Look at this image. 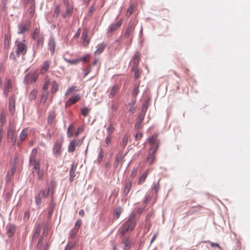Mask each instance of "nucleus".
Segmentation results:
<instances>
[{
	"label": "nucleus",
	"instance_id": "obj_13",
	"mask_svg": "<svg viewBox=\"0 0 250 250\" xmlns=\"http://www.w3.org/2000/svg\"><path fill=\"white\" fill-rule=\"evenodd\" d=\"M132 185L131 181L125 182L122 192V195L124 197H125L127 196L131 188Z\"/></svg>",
	"mask_w": 250,
	"mask_h": 250
},
{
	"label": "nucleus",
	"instance_id": "obj_11",
	"mask_svg": "<svg viewBox=\"0 0 250 250\" xmlns=\"http://www.w3.org/2000/svg\"><path fill=\"white\" fill-rule=\"evenodd\" d=\"M38 77V76L36 73H28L25 76L23 82L26 84L29 83H34L37 80Z\"/></svg>",
	"mask_w": 250,
	"mask_h": 250
},
{
	"label": "nucleus",
	"instance_id": "obj_22",
	"mask_svg": "<svg viewBox=\"0 0 250 250\" xmlns=\"http://www.w3.org/2000/svg\"><path fill=\"white\" fill-rule=\"evenodd\" d=\"M50 62L49 61H45L42 67L40 72L42 74H45L48 70L50 66Z\"/></svg>",
	"mask_w": 250,
	"mask_h": 250
},
{
	"label": "nucleus",
	"instance_id": "obj_54",
	"mask_svg": "<svg viewBox=\"0 0 250 250\" xmlns=\"http://www.w3.org/2000/svg\"><path fill=\"white\" fill-rule=\"evenodd\" d=\"M0 120L1 123L2 124V125H1L2 126L3 124L5 123V120H6V117L3 113H1L0 114Z\"/></svg>",
	"mask_w": 250,
	"mask_h": 250
},
{
	"label": "nucleus",
	"instance_id": "obj_10",
	"mask_svg": "<svg viewBox=\"0 0 250 250\" xmlns=\"http://www.w3.org/2000/svg\"><path fill=\"white\" fill-rule=\"evenodd\" d=\"M30 27V21H27L25 23H21L18 25V33L19 34H21L24 33L26 31L29 30Z\"/></svg>",
	"mask_w": 250,
	"mask_h": 250
},
{
	"label": "nucleus",
	"instance_id": "obj_50",
	"mask_svg": "<svg viewBox=\"0 0 250 250\" xmlns=\"http://www.w3.org/2000/svg\"><path fill=\"white\" fill-rule=\"evenodd\" d=\"M82 114L84 116H86L89 112V109L87 107L82 108L81 109Z\"/></svg>",
	"mask_w": 250,
	"mask_h": 250
},
{
	"label": "nucleus",
	"instance_id": "obj_24",
	"mask_svg": "<svg viewBox=\"0 0 250 250\" xmlns=\"http://www.w3.org/2000/svg\"><path fill=\"white\" fill-rule=\"evenodd\" d=\"M41 227L39 224L36 227L35 229L34 232L32 237V241L35 240L38 238L41 231Z\"/></svg>",
	"mask_w": 250,
	"mask_h": 250
},
{
	"label": "nucleus",
	"instance_id": "obj_63",
	"mask_svg": "<svg viewBox=\"0 0 250 250\" xmlns=\"http://www.w3.org/2000/svg\"><path fill=\"white\" fill-rule=\"evenodd\" d=\"M49 84H50V82H49V80L45 81V82L44 83V85H43V89L44 90L47 89L48 88Z\"/></svg>",
	"mask_w": 250,
	"mask_h": 250
},
{
	"label": "nucleus",
	"instance_id": "obj_17",
	"mask_svg": "<svg viewBox=\"0 0 250 250\" xmlns=\"http://www.w3.org/2000/svg\"><path fill=\"white\" fill-rule=\"evenodd\" d=\"M7 234L8 237H12L16 230V226L11 224H9L6 226Z\"/></svg>",
	"mask_w": 250,
	"mask_h": 250
},
{
	"label": "nucleus",
	"instance_id": "obj_21",
	"mask_svg": "<svg viewBox=\"0 0 250 250\" xmlns=\"http://www.w3.org/2000/svg\"><path fill=\"white\" fill-rule=\"evenodd\" d=\"M76 168V166H74L73 164L71 166V168L69 170V181L70 182H72L74 178L76 176L75 171Z\"/></svg>",
	"mask_w": 250,
	"mask_h": 250
},
{
	"label": "nucleus",
	"instance_id": "obj_25",
	"mask_svg": "<svg viewBox=\"0 0 250 250\" xmlns=\"http://www.w3.org/2000/svg\"><path fill=\"white\" fill-rule=\"evenodd\" d=\"M12 85L10 82H7L5 83L3 89V95L5 97H7L8 94L9 89L11 88Z\"/></svg>",
	"mask_w": 250,
	"mask_h": 250
},
{
	"label": "nucleus",
	"instance_id": "obj_29",
	"mask_svg": "<svg viewBox=\"0 0 250 250\" xmlns=\"http://www.w3.org/2000/svg\"><path fill=\"white\" fill-rule=\"evenodd\" d=\"M118 86L117 85H114L110 91L109 94V97L112 98L118 91Z\"/></svg>",
	"mask_w": 250,
	"mask_h": 250
},
{
	"label": "nucleus",
	"instance_id": "obj_9",
	"mask_svg": "<svg viewBox=\"0 0 250 250\" xmlns=\"http://www.w3.org/2000/svg\"><path fill=\"white\" fill-rule=\"evenodd\" d=\"M132 242V240L129 237L125 236L122 239L120 246L123 250H130Z\"/></svg>",
	"mask_w": 250,
	"mask_h": 250
},
{
	"label": "nucleus",
	"instance_id": "obj_37",
	"mask_svg": "<svg viewBox=\"0 0 250 250\" xmlns=\"http://www.w3.org/2000/svg\"><path fill=\"white\" fill-rule=\"evenodd\" d=\"M114 127L112 124H110L107 129V135L110 136L114 130Z\"/></svg>",
	"mask_w": 250,
	"mask_h": 250
},
{
	"label": "nucleus",
	"instance_id": "obj_56",
	"mask_svg": "<svg viewBox=\"0 0 250 250\" xmlns=\"http://www.w3.org/2000/svg\"><path fill=\"white\" fill-rule=\"evenodd\" d=\"M142 122L138 121L134 125V129L136 130H139L141 127Z\"/></svg>",
	"mask_w": 250,
	"mask_h": 250
},
{
	"label": "nucleus",
	"instance_id": "obj_43",
	"mask_svg": "<svg viewBox=\"0 0 250 250\" xmlns=\"http://www.w3.org/2000/svg\"><path fill=\"white\" fill-rule=\"evenodd\" d=\"M60 12V8L59 6H57L53 12V16L54 18H58Z\"/></svg>",
	"mask_w": 250,
	"mask_h": 250
},
{
	"label": "nucleus",
	"instance_id": "obj_36",
	"mask_svg": "<svg viewBox=\"0 0 250 250\" xmlns=\"http://www.w3.org/2000/svg\"><path fill=\"white\" fill-rule=\"evenodd\" d=\"M140 54L138 53H136L133 56V62L134 64L137 65L140 59Z\"/></svg>",
	"mask_w": 250,
	"mask_h": 250
},
{
	"label": "nucleus",
	"instance_id": "obj_64",
	"mask_svg": "<svg viewBox=\"0 0 250 250\" xmlns=\"http://www.w3.org/2000/svg\"><path fill=\"white\" fill-rule=\"evenodd\" d=\"M111 139V138L110 136L107 135V136L106 137L105 140V144H106V146H108L109 145V144L110 143Z\"/></svg>",
	"mask_w": 250,
	"mask_h": 250
},
{
	"label": "nucleus",
	"instance_id": "obj_23",
	"mask_svg": "<svg viewBox=\"0 0 250 250\" xmlns=\"http://www.w3.org/2000/svg\"><path fill=\"white\" fill-rule=\"evenodd\" d=\"M105 46L106 44L104 42L98 44L97 45V49L94 52L95 55H99L102 53L104 50Z\"/></svg>",
	"mask_w": 250,
	"mask_h": 250
},
{
	"label": "nucleus",
	"instance_id": "obj_48",
	"mask_svg": "<svg viewBox=\"0 0 250 250\" xmlns=\"http://www.w3.org/2000/svg\"><path fill=\"white\" fill-rule=\"evenodd\" d=\"M75 246V243H72V244L69 243L67 245V246H66V247L64 250H72L73 249H74Z\"/></svg>",
	"mask_w": 250,
	"mask_h": 250
},
{
	"label": "nucleus",
	"instance_id": "obj_32",
	"mask_svg": "<svg viewBox=\"0 0 250 250\" xmlns=\"http://www.w3.org/2000/svg\"><path fill=\"white\" fill-rule=\"evenodd\" d=\"M148 106H149V102L147 100H146L143 104V105L142 107V110H141V112L146 113L147 110V108H148Z\"/></svg>",
	"mask_w": 250,
	"mask_h": 250
},
{
	"label": "nucleus",
	"instance_id": "obj_44",
	"mask_svg": "<svg viewBox=\"0 0 250 250\" xmlns=\"http://www.w3.org/2000/svg\"><path fill=\"white\" fill-rule=\"evenodd\" d=\"M133 10H134L133 5H130V6L129 7V8H128V9L127 10V12L126 13V16L128 17H130L131 16V15L132 14Z\"/></svg>",
	"mask_w": 250,
	"mask_h": 250
},
{
	"label": "nucleus",
	"instance_id": "obj_38",
	"mask_svg": "<svg viewBox=\"0 0 250 250\" xmlns=\"http://www.w3.org/2000/svg\"><path fill=\"white\" fill-rule=\"evenodd\" d=\"M160 187L159 184V182L156 183H153L152 187L151 188L152 190L154 191L155 193H157L159 190Z\"/></svg>",
	"mask_w": 250,
	"mask_h": 250
},
{
	"label": "nucleus",
	"instance_id": "obj_12",
	"mask_svg": "<svg viewBox=\"0 0 250 250\" xmlns=\"http://www.w3.org/2000/svg\"><path fill=\"white\" fill-rule=\"evenodd\" d=\"M64 3L65 4L66 8L65 11L62 13V16L63 18L70 17L73 13V7L71 6L68 2H64Z\"/></svg>",
	"mask_w": 250,
	"mask_h": 250
},
{
	"label": "nucleus",
	"instance_id": "obj_55",
	"mask_svg": "<svg viewBox=\"0 0 250 250\" xmlns=\"http://www.w3.org/2000/svg\"><path fill=\"white\" fill-rule=\"evenodd\" d=\"M139 92V85H136L134 87L133 93V96L136 97L137 94H138Z\"/></svg>",
	"mask_w": 250,
	"mask_h": 250
},
{
	"label": "nucleus",
	"instance_id": "obj_58",
	"mask_svg": "<svg viewBox=\"0 0 250 250\" xmlns=\"http://www.w3.org/2000/svg\"><path fill=\"white\" fill-rule=\"evenodd\" d=\"M75 89H76V87L75 86H71L70 87H69V88H68V89L67 90L66 93H65V95H68L69 93H71L72 92L74 91L75 90Z\"/></svg>",
	"mask_w": 250,
	"mask_h": 250
},
{
	"label": "nucleus",
	"instance_id": "obj_8",
	"mask_svg": "<svg viewBox=\"0 0 250 250\" xmlns=\"http://www.w3.org/2000/svg\"><path fill=\"white\" fill-rule=\"evenodd\" d=\"M15 44L17 46L16 54L18 57H20L21 54L24 55L26 53L27 46L24 43L16 41Z\"/></svg>",
	"mask_w": 250,
	"mask_h": 250
},
{
	"label": "nucleus",
	"instance_id": "obj_28",
	"mask_svg": "<svg viewBox=\"0 0 250 250\" xmlns=\"http://www.w3.org/2000/svg\"><path fill=\"white\" fill-rule=\"evenodd\" d=\"M76 146V141L73 140L70 142L68 147V151L69 152H73L75 150Z\"/></svg>",
	"mask_w": 250,
	"mask_h": 250
},
{
	"label": "nucleus",
	"instance_id": "obj_26",
	"mask_svg": "<svg viewBox=\"0 0 250 250\" xmlns=\"http://www.w3.org/2000/svg\"><path fill=\"white\" fill-rule=\"evenodd\" d=\"M87 31L85 30L83 32L82 35V39H83V44L84 46H86L89 43V41L87 39Z\"/></svg>",
	"mask_w": 250,
	"mask_h": 250
},
{
	"label": "nucleus",
	"instance_id": "obj_4",
	"mask_svg": "<svg viewBox=\"0 0 250 250\" xmlns=\"http://www.w3.org/2000/svg\"><path fill=\"white\" fill-rule=\"evenodd\" d=\"M157 137L158 135L157 134H154L150 137L147 138V141L151 146L149 150L153 151V152H156L159 146Z\"/></svg>",
	"mask_w": 250,
	"mask_h": 250
},
{
	"label": "nucleus",
	"instance_id": "obj_61",
	"mask_svg": "<svg viewBox=\"0 0 250 250\" xmlns=\"http://www.w3.org/2000/svg\"><path fill=\"white\" fill-rule=\"evenodd\" d=\"M11 193L9 192L6 193L5 196V200L6 202H8V201L10 200L11 197Z\"/></svg>",
	"mask_w": 250,
	"mask_h": 250
},
{
	"label": "nucleus",
	"instance_id": "obj_45",
	"mask_svg": "<svg viewBox=\"0 0 250 250\" xmlns=\"http://www.w3.org/2000/svg\"><path fill=\"white\" fill-rule=\"evenodd\" d=\"M81 224H82V220L80 219H78L75 223L74 229L78 230L80 228V226H81Z\"/></svg>",
	"mask_w": 250,
	"mask_h": 250
},
{
	"label": "nucleus",
	"instance_id": "obj_39",
	"mask_svg": "<svg viewBox=\"0 0 250 250\" xmlns=\"http://www.w3.org/2000/svg\"><path fill=\"white\" fill-rule=\"evenodd\" d=\"M128 141V136L126 135H124L123 137V142L121 144V145L124 148L125 147V146L127 144Z\"/></svg>",
	"mask_w": 250,
	"mask_h": 250
},
{
	"label": "nucleus",
	"instance_id": "obj_5",
	"mask_svg": "<svg viewBox=\"0 0 250 250\" xmlns=\"http://www.w3.org/2000/svg\"><path fill=\"white\" fill-rule=\"evenodd\" d=\"M138 22L136 19H132L128 24L127 27L124 35L125 38H128L130 34L134 31L135 26Z\"/></svg>",
	"mask_w": 250,
	"mask_h": 250
},
{
	"label": "nucleus",
	"instance_id": "obj_2",
	"mask_svg": "<svg viewBox=\"0 0 250 250\" xmlns=\"http://www.w3.org/2000/svg\"><path fill=\"white\" fill-rule=\"evenodd\" d=\"M135 225V214L132 213L130 218L121 226L120 236L123 237L127 231H132Z\"/></svg>",
	"mask_w": 250,
	"mask_h": 250
},
{
	"label": "nucleus",
	"instance_id": "obj_31",
	"mask_svg": "<svg viewBox=\"0 0 250 250\" xmlns=\"http://www.w3.org/2000/svg\"><path fill=\"white\" fill-rule=\"evenodd\" d=\"M35 7V1H33L32 3H31L29 8V12L30 17H33L34 15Z\"/></svg>",
	"mask_w": 250,
	"mask_h": 250
},
{
	"label": "nucleus",
	"instance_id": "obj_1",
	"mask_svg": "<svg viewBox=\"0 0 250 250\" xmlns=\"http://www.w3.org/2000/svg\"><path fill=\"white\" fill-rule=\"evenodd\" d=\"M53 194V189L49 187L47 189H42L40 190L35 195V202L38 208H40L42 205L45 203V199L49 195H52Z\"/></svg>",
	"mask_w": 250,
	"mask_h": 250
},
{
	"label": "nucleus",
	"instance_id": "obj_33",
	"mask_svg": "<svg viewBox=\"0 0 250 250\" xmlns=\"http://www.w3.org/2000/svg\"><path fill=\"white\" fill-rule=\"evenodd\" d=\"M148 173L147 171H145L143 174L140 176L138 184H143L145 181L146 180V179Z\"/></svg>",
	"mask_w": 250,
	"mask_h": 250
},
{
	"label": "nucleus",
	"instance_id": "obj_62",
	"mask_svg": "<svg viewBox=\"0 0 250 250\" xmlns=\"http://www.w3.org/2000/svg\"><path fill=\"white\" fill-rule=\"evenodd\" d=\"M72 126V125H70L68 127V128L67 129V136L68 137H71L73 136V133L70 131V128Z\"/></svg>",
	"mask_w": 250,
	"mask_h": 250
},
{
	"label": "nucleus",
	"instance_id": "obj_53",
	"mask_svg": "<svg viewBox=\"0 0 250 250\" xmlns=\"http://www.w3.org/2000/svg\"><path fill=\"white\" fill-rule=\"evenodd\" d=\"M58 88L57 84L56 83H54L52 84L51 91L52 93L55 92Z\"/></svg>",
	"mask_w": 250,
	"mask_h": 250
},
{
	"label": "nucleus",
	"instance_id": "obj_40",
	"mask_svg": "<svg viewBox=\"0 0 250 250\" xmlns=\"http://www.w3.org/2000/svg\"><path fill=\"white\" fill-rule=\"evenodd\" d=\"M64 60L66 62H68L71 64H76L79 62V60L78 58L76 59H73V60H69L66 58H64Z\"/></svg>",
	"mask_w": 250,
	"mask_h": 250
},
{
	"label": "nucleus",
	"instance_id": "obj_20",
	"mask_svg": "<svg viewBox=\"0 0 250 250\" xmlns=\"http://www.w3.org/2000/svg\"><path fill=\"white\" fill-rule=\"evenodd\" d=\"M155 153L153 151L149 150V155L146 158V163L149 165L152 164L155 159Z\"/></svg>",
	"mask_w": 250,
	"mask_h": 250
},
{
	"label": "nucleus",
	"instance_id": "obj_60",
	"mask_svg": "<svg viewBox=\"0 0 250 250\" xmlns=\"http://www.w3.org/2000/svg\"><path fill=\"white\" fill-rule=\"evenodd\" d=\"M10 41H9V37L8 35H6L4 36V44L5 46L8 45L9 44Z\"/></svg>",
	"mask_w": 250,
	"mask_h": 250
},
{
	"label": "nucleus",
	"instance_id": "obj_6",
	"mask_svg": "<svg viewBox=\"0 0 250 250\" xmlns=\"http://www.w3.org/2000/svg\"><path fill=\"white\" fill-rule=\"evenodd\" d=\"M62 140H57L54 144L53 148V153L55 157H58L61 154L62 149Z\"/></svg>",
	"mask_w": 250,
	"mask_h": 250
},
{
	"label": "nucleus",
	"instance_id": "obj_46",
	"mask_svg": "<svg viewBox=\"0 0 250 250\" xmlns=\"http://www.w3.org/2000/svg\"><path fill=\"white\" fill-rule=\"evenodd\" d=\"M7 0H1V5L0 9L3 11H4L6 8Z\"/></svg>",
	"mask_w": 250,
	"mask_h": 250
},
{
	"label": "nucleus",
	"instance_id": "obj_52",
	"mask_svg": "<svg viewBox=\"0 0 250 250\" xmlns=\"http://www.w3.org/2000/svg\"><path fill=\"white\" fill-rule=\"evenodd\" d=\"M29 163L30 165H33L39 162H36V157L30 156Z\"/></svg>",
	"mask_w": 250,
	"mask_h": 250
},
{
	"label": "nucleus",
	"instance_id": "obj_42",
	"mask_svg": "<svg viewBox=\"0 0 250 250\" xmlns=\"http://www.w3.org/2000/svg\"><path fill=\"white\" fill-rule=\"evenodd\" d=\"M103 156V150L102 148H100V151L98 155V158L97 160L98 163L100 164L102 161Z\"/></svg>",
	"mask_w": 250,
	"mask_h": 250
},
{
	"label": "nucleus",
	"instance_id": "obj_19",
	"mask_svg": "<svg viewBox=\"0 0 250 250\" xmlns=\"http://www.w3.org/2000/svg\"><path fill=\"white\" fill-rule=\"evenodd\" d=\"M80 99V96L79 94L76 95H74L72 96L70 98H69L66 102V105H71L77 102H78Z\"/></svg>",
	"mask_w": 250,
	"mask_h": 250
},
{
	"label": "nucleus",
	"instance_id": "obj_47",
	"mask_svg": "<svg viewBox=\"0 0 250 250\" xmlns=\"http://www.w3.org/2000/svg\"><path fill=\"white\" fill-rule=\"evenodd\" d=\"M89 57H90V56L88 54H87L85 56H83L82 58H78V59L79 60V62L80 61H83V62H86L87 61H88L89 60Z\"/></svg>",
	"mask_w": 250,
	"mask_h": 250
},
{
	"label": "nucleus",
	"instance_id": "obj_57",
	"mask_svg": "<svg viewBox=\"0 0 250 250\" xmlns=\"http://www.w3.org/2000/svg\"><path fill=\"white\" fill-rule=\"evenodd\" d=\"M112 104L111 106V109L113 112H114L117 109L118 105L117 103H114L113 101H112Z\"/></svg>",
	"mask_w": 250,
	"mask_h": 250
},
{
	"label": "nucleus",
	"instance_id": "obj_14",
	"mask_svg": "<svg viewBox=\"0 0 250 250\" xmlns=\"http://www.w3.org/2000/svg\"><path fill=\"white\" fill-rule=\"evenodd\" d=\"M16 170V166L14 165L11 169L9 170L6 175V182L7 183L11 182L12 179L13 178V175Z\"/></svg>",
	"mask_w": 250,
	"mask_h": 250
},
{
	"label": "nucleus",
	"instance_id": "obj_16",
	"mask_svg": "<svg viewBox=\"0 0 250 250\" xmlns=\"http://www.w3.org/2000/svg\"><path fill=\"white\" fill-rule=\"evenodd\" d=\"M56 47V43L54 39L51 37L48 41V49L51 52V55L54 53Z\"/></svg>",
	"mask_w": 250,
	"mask_h": 250
},
{
	"label": "nucleus",
	"instance_id": "obj_51",
	"mask_svg": "<svg viewBox=\"0 0 250 250\" xmlns=\"http://www.w3.org/2000/svg\"><path fill=\"white\" fill-rule=\"evenodd\" d=\"M145 115H146V113H143V112H141L139 114L138 121L142 122L144 120V119L145 118Z\"/></svg>",
	"mask_w": 250,
	"mask_h": 250
},
{
	"label": "nucleus",
	"instance_id": "obj_59",
	"mask_svg": "<svg viewBox=\"0 0 250 250\" xmlns=\"http://www.w3.org/2000/svg\"><path fill=\"white\" fill-rule=\"evenodd\" d=\"M208 242L210 244L211 247H217L220 250H222V248L219 246V245L217 243H214L213 242H211L209 241H208Z\"/></svg>",
	"mask_w": 250,
	"mask_h": 250
},
{
	"label": "nucleus",
	"instance_id": "obj_18",
	"mask_svg": "<svg viewBox=\"0 0 250 250\" xmlns=\"http://www.w3.org/2000/svg\"><path fill=\"white\" fill-rule=\"evenodd\" d=\"M122 23V21H119L115 24H112L109 26L107 32L108 33H112L114 31H116L121 26Z\"/></svg>",
	"mask_w": 250,
	"mask_h": 250
},
{
	"label": "nucleus",
	"instance_id": "obj_15",
	"mask_svg": "<svg viewBox=\"0 0 250 250\" xmlns=\"http://www.w3.org/2000/svg\"><path fill=\"white\" fill-rule=\"evenodd\" d=\"M8 106L10 113L13 115L15 112V98L13 96L9 98Z\"/></svg>",
	"mask_w": 250,
	"mask_h": 250
},
{
	"label": "nucleus",
	"instance_id": "obj_3",
	"mask_svg": "<svg viewBox=\"0 0 250 250\" xmlns=\"http://www.w3.org/2000/svg\"><path fill=\"white\" fill-rule=\"evenodd\" d=\"M32 39L37 42L36 49H41L42 48L44 42V37L42 33L40 32V30L38 28H36L32 34Z\"/></svg>",
	"mask_w": 250,
	"mask_h": 250
},
{
	"label": "nucleus",
	"instance_id": "obj_35",
	"mask_svg": "<svg viewBox=\"0 0 250 250\" xmlns=\"http://www.w3.org/2000/svg\"><path fill=\"white\" fill-rule=\"evenodd\" d=\"M27 134L28 131L26 130V129H24L22 130L20 135V139L21 140V141H23L26 138L27 136Z\"/></svg>",
	"mask_w": 250,
	"mask_h": 250
},
{
	"label": "nucleus",
	"instance_id": "obj_41",
	"mask_svg": "<svg viewBox=\"0 0 250 250\" xmlns=\"http://www.w3.org/2000/svg\"><path fill=\"white\" fill-rule=\"evenodd\" d=\"M78 230H76L74 229H71L69 232V238L72 239H74L78 233Z\"/></svg>",
	"mask_w": 250,
	"mask_h": 250
},
{
	"label": "nucleus",
	"instance_id": "obj_34",
	"mask_svg": "<svg viewBox=\"0 0 250 250\" xmlns=\"http://www.w3.org/2000/svg\"><path fill=\"white\" fill-rule=\"evenodd\" d=\"M122 209L121 207H117L114 210L115 218L118 219L122 213Z\"/></svg>",
	"mask_w": 250,
	"mask_h": 250
},
{
	"label": "nucleus",
	"instance_id": "obj_30",
	"mask_svg": "<svg viewBox=\"0 0 250 250\" xmlns=\"http://www.w3.org/2000/svg\"><path fill=\"white\" fill-rule=\"evenodd\" d=\"M56 117V114L54 112H51L49 113L48 117L47 118V122L49 124H51Z\"/></svg>",
	"mask_w": 250,
	"mask_h": 250
},
{
	"label": "nucleus",
	"instance_id": "obj_7",
	"mask_svg": "<svg viewBox=\"0 0 250 250\" xmlns=\"http://www.w3.org/2000/svg\"><path fill=\"white\" fill-rule=\"evenodd\" d=\"M7 139L9 142L13 145L15 144L17 140V132L16 129L13 127H10L7 131Z\"/></svg>",
	"mask_w": 250,
	"mask_h": 250
},
{
	"label": "nucleus",
	"instance_id": "obj_49",
	"mask_svg": "<svg viewBox=\"0 0 250 250\" xmlns=\"http://www.w3.org/2000/svg\"><path fill=\"white\" fill-rule=\"evenodd\" d=\"M42 242H43V237H41V238H40V239L38 242L37 245V248L38 249H41L42 248Z\"/></svg>",
	"mask_w": 250,
	"mask_h": 250
},
{
	"label": "nucleus",
	"instance_id": "obj_27",
	"mask_svg": "<svg viewBox=\"0 0 250 250\" xmlns=\"http://www.w3.org/2000/svg\"><path fill=\"white\" fill-rule=\"evenodd\" d=\"M124 159V156H123L122 154L120 153H118L115 159V161L114 163V166L115 168L117 167L120 162L123 160Z\"/></svg>",
	"mask_w": 250,
	"mask_h": 250
}]
</instances>
